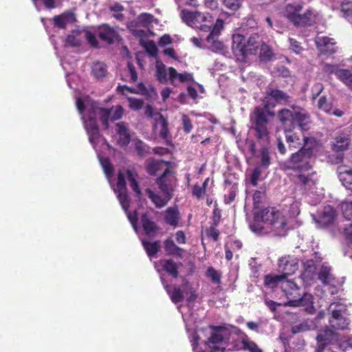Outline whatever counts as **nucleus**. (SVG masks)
<instances>
[{"mask_svg": "<svg viewBox=\"0 0 352 352\" xmlns=\"http://www.w3.org/2000/svg\"><path fill=\"white\" fill-rule=\"evenodd\" d=\"M76 106L79 113L82 114V120L89 136V142L92 144L96 151L98 153V147L104 146L109 147V144L105 139L99 132L96 118H100L104 126L107 128L109 121H115L122 118L123 115L122 107L121 106H116L110 109L102 108L98 107L97 103L91 100L88 97L77 98ZM98 157L109 184L117 195L119 202L127 214L128 219L131 223L133 230L138 233L137 212L134 211L131 213L128 211L129 199L126 191L124 174L122 172L119 173L117 184L115 186L111 181V177L113 175V166L108 158H102L100 153H98Z\"/></svg>", "mask_w": 352, "mask_h": 352, "instance_id": "1", "label": "nucleus"}, {"mask_svg": "<svg viewBox=\"0 0 352 352\" xmlns=\"http://www.w3.org/2000/svg\"><path fill=\"white\" fill-rule=\"evenodd\" d=\"M303 148L294 153L289 160L285 162V168L293 170L291 173L295 182L304 186L305 190L314 192V186L316 184L314 172L311 168V155L318 148L319 143L314 138L303 135Z\"/></svg>", "mask_w": 352, "mask_h": 352, "instance_id": "2", "label": "nucleus"}, {"mask_svg": "<svg viewBox=\"0 0 352 352\" xmlns=\"http://www.w3.org/2000/svg\"><path fill=\"white\" fill-rule=\"evenodd\" d=\"M288 99L289 96L279 89L269 88L267 90L266 96L263 100V107H254L250 115V121L256 138L264 142L269 140L271 119L275 115L270 108L274 107L276 103H285Z\"/></svg>", "mask_w": 352, "mask_h": 352, "instance_id": "3", "label": "nucleus"}, {"mask_svg": "<svg viewBox=\"0 0 352 352\" xmlns=\"http://www.w3.org/2000/svg\"><path fill=\"white\" fill-rule=\"evenodd\" d=\"M232 329H238L233 326H219L208 327L205 331L208 335L207 340L199 342V330H196L195 335L191 339L192 350L194 352H207L203 349L202 346L210 349L212 352L221 351L223 352L226 346L230 345L231 350L237 351L235 347L236 343H241V340L236 335H234Z\"/></svg>", "mask_w": 352, "mask_h": 352, "instance_id": "4", "label": "nucleus"}, {"mask_svg": "<svg viewBox=\"0 0 352 352\" xmlns=\"http://www.w3.org/2000/svg\"><path fill=\"white\" fill-rule=\"evenodd\" d=\"M287 219L282 211L275 208H267L261 212H255L254 221L250 224L251 230L256 234L273 233L285 235Z\"/></svg>", "mask_w": 352, "mask_h": 352, "instance_id": "5", "label": "nucleus"}, {"mask_svg": "<svg viewBox=\"0 0 352 352\" xmlns=\"http://www.w3.org/2000/svg\"><path fill=\"white\" fill-rule=\"evenodd\" d=\"M265 285L269 288L280 287L287 301L283 303L285 306L309 307L312 305V296L305 294L298 285L291 279L283 276L267 275L265 278Z\"/></svg>", "mask_w": 352, "mask_h": 352, "instance_id": "6", "label": "nucleus"}, {"mask_svg": "<svg viewBox=\"0 0 352 352\" xmlns=\"http://www.w3.org/2000/svg\"><path fill=\"white\" fill-rule=\"evenodd\" d=\"M261 40L257 34L251 35L248 40L239 34L232 36V49L236 59L245 61L250 54H255L260 46Z\"/></svg>", "mask_w": 352, "mask_h": 352, "instance_id": "7", "label": "nucleus"}, {"mask_svg": "<svg viewBox=\"0 0 352 352\" xmlns=\"http://www.w3.org/2000/svg\"><path fill=\"white\" fill-rule=\"evenodd\" d=\"M278 118L285 127L297 125L302 131H307L310 128L309 115L305 110L299 107L292 109H283L278 112Z\"/></svg>", "mask_w": 352, "mask_h": 352, "instance_id": "8", "label": "nucleus"}, {"mask_svg": "<svg viewBox=\"0 0 352 352\" xmlns=\"http://www.w3.org/2000/svg\"><path fill=\"white\" fill-rule=\"evenodd\" d=\"M156 76L161 83H166L168 80L173 85L177 83L185 82L192 80V76L190 74L178 73L173 67L167 68L166 65L159 60H156Z\"/></svg>", "mask_w": 352, "mask_h": 352, "instance_id": "9", "label": "nucleus"}, {"mask_svg": "<svg viewBox=\"0 0 352 352\" xmlns=\"http://www.w3.org/2000/svg\"><path fill=\"white\" fill-rule=\"evenodd\" d=\"M181 17L186 25L199 29L202 32H208L212 29V18L209 14L183 10Z\"/></svg>", "mask_w": 352, "mask_h": 352, "instance_id": "10", "label": "nucleus"}, {"mask_svg": "<svg viewBox=\"0 0 352 352\" xmlns=\"http://www.w3.org/2000/svg\"><path fill=\"white\" fill-rule=\"evenodd\" d=\"M302 4L300 3L288 4L285 7L284 15L295 25H311L314 21V14L310 10L302 13Z\"/></svg>", "mask_w": 352, "mask_h": 352, "instance_id": "11", "label": "nucleus"}, {"mask_svg": "<svg viewBox=\"0 0 352 352\" xmlns=\"http://www.w3.org/2000/svg\"><path fill=\"white\" fill-rule=\"evenodd\" d=\"M328 311L331 314L329 324L332 328L338 330L347 329L349 321L346 316V305L342 302H331L329 306Z\"/></svg>", "mask_w": 352, "mask_h": 352, "instance_id": "12", "label": "nucleus"}, {"mask_svg": "<svg viewBox=\"0 0 352 352\" xmlns=\"http://www.w3.org/2000/svg\"><path fill=\"white\" fill-rule=\"evenodd\" d=\"M223 22L221 19L217 20L215 25L212 27V29L209 32L210 34L206 37V41L207 43V47L212 51L226 54L227 52L226 48L221 41L217 39V37L220 34L221 30L223 28Z\"/></svg>", "mask_w": 352, "mask_h": 352, "instance_id": "13", "label": "nucleus"}, {"mask_svg": "<svg viewBox=\"0 0 352 352\" xmlns=\"http://www.w3.org/2000/svg\"><path fill=\"white\" fill-rule=\"evenodd\" d=\"M316 339H318V342L328 340L329 342H332L333 345L336 344L342 351H346L349 348L352 349V336L349 337L347 339L340 340L338 334L328 328L320 330Z\"/></svg>", "mask_w": 352, "mask_h": 352, "instance_id": "14", "label": "nucleus"}, {"mask_svg": "<svg viewBox=\"0 0 352 352\" xmlns=\"http://www.w3.org/2000/svg\"><path fill=\"white\" fill-rule=\"evenodd\" d=\"M157 184L161 192L168 195L167 197H168L169 195H172L175 185L174 173L168 168H166L162 175L157 179Z\"/></svg>", "mask_w": 352, "mask_h": 352, "instance_id": "15", "label": "nucleus"}, {"mask_svg": "<svg viewBox=\"0 0 352 352\" xmlns=\"http://www.w3.org/2000/svg\"><path fill=\"white\" fill-rule=\"evenodd\" d=\"M317 276L331 294H334L337 292L338 289L336 287L337 281L333 278L331 273V267L329 265L326 263L321 265L318 272Z\"/></svg>", "mask_w": 352, "mask_h": 352, "instance_id": "16", "label": "nucleus"}, {"mask_svg": "<svg viewBox=\"0 0 352 352\" xmlns=\"http://www.w3.org/2000/svg\"><path fill=\"white\" fill-rule=\"evenodd\" d=\"M315 43L319 52L324 55H331L337 51L336 43L333 38L318 36L315 38Z\"/></svg>", "mask_w": 352, "mask_h": 352, "instance_id": "17", "label": "nucleus"}, {"mask_svg": "<svg viewBox=\"0 0 352 352\" xmlns=\"http://www.w3.org/2000/svg\"><path fill=\"white\" fill-rule=\"evenodd\" d=\"M234 333H236V336L240 338L241 343H236L235 347L236 350H248L250 352H262L258 346L254 342L251 341L248 336L242 332L239 329H232ZM236 335V333L234 334Z\"/></svg>", "mask_w": 352, "mask_h": 352, "instance_id": "18", "label": "nucleus"}, {"mask_svg": "<svg viewBox=\"0 0 352 352\" xmlns=\"http://www.w3.org/2000/svg\"><path fill=\"white\" fill-rule=\"evenodd\" d=\"M298 267V262L295 258L288 256L279 259L278 269L282 272L280 276H283L285 278L294 274Z\"/></svg>", "mask_w": 352, "mask_h": 352, "instance_id": "19", "label": "nucleus"}, {"mask_svg": "<svg viewBox=\"0 0 352 352\" xmlns=\"http://www.w3.org/2000/svg\"><path fill=\"white\" fill-rule=\"evenodd\" d=\"M117 143L121 146H125L129 144L131 137L128 126L124 122H119L116 125Z\"/></svg>", "mask_w": 352, "mask_h": 352, "instance_id": "20", "label": "nucleus"}, {"mask_svg": "<svg viewBox=\"0 0 352 352\" xmlns=\"http://www.w3.org/2000/svg\"><path fill=\"white\" fill-rule=\"evenodd\" d=\"M336 215L334 209L330 206H327L324 208L322 212L317 218L314 217V219L320 226H326L334 221Z\"/></svg>", "mask_w": 352, "mask_h": 352, "instance_id": "21", "label": "nucleus"}, {"mask_svg": "<svg viewBox=\"0 0 352 352\" xmlns=\"http://www.w3.org/2000/svg\"><path fill=\"white\" fill-rule=\"evenodd\" d=\"M161 280L172 302L176 304L182 301L185 295L184 285H183V288L182 289L181 288L177 286L171 287L168 285H166L162 276H161Z\"/></svg>", "mask_w": 352, "mask_h": 352, "instance_id": "22", "label": "nucleus"}, {"mask_svg": "<svg viewBox=\"0 0 352 352\" xmlns=\"http://www.w3.org/2000/svg\"><path fill=\"white\" fill-rule=\"evenodd\" d=\"M349 144L350 139L349 135L341 132L336 136L332 142L331 146L335 152L339 153L346 150Z\"/></svg>", "mask_w": 352, "mask_h": 352, "instance_id": "23", "label": "nucleus"}, {"mask_svg": "<svg viewBox=\"0 0 352 352\" xmlns=\"http://www.w3.org/2000/svg\"><path fill=\"white\" fill-rule=\"evenodd\" d=\"M317 267L314 261L309 260L304 263V271L301 274L302 278L305 282L313 280L318 276Z\"/></svg>", "mask_w": 352, "mask_h": 352, "instance_id": "24", "label": "nucleus"}, {"mask_svg": "<svg viewBox=\"0 0 352 352\" xmlns=\"http://www.w3.org/2000/svg\"><path fill=\"white\" fill-rule=\"evenodd\" d=\"M54 24L60 28H65L69 23L74 21V15L72 12H67L53 18Z\"/></svg>", "mask_w": 352, "mask_h": 352, "instance_id": "25", "label": "nucleus"}, {"mask_svg": "<svg viewBox=\"0 0 352 352\" xmlns=\"http://www.w3.org/2000/svg\"><path fill=\"white\" fill-rule=\"evenodd\" d=\"M179 219V214L177 208H168L166 210L164 214V219L166 223L175 227L178 224Z\"/></svg>", "mask_w": 352, "mask_h": 352, "instance_id": "26", "label": "nucleus"}, {"mask_svg": "<svg viewBox=\"0 0 352 352\" xmlns=\"http://www.w3.org/2000/svg\"><path fill=\"white\" fill-rule=\"evenodd\" d=\"M146 192L148 197L157 208H162L164 206L172 197V195H169V197H167L168 195L163 194V197H162L160 195L154 193L151 190H148Z\"/></svg>", "mask_w": 352, "mask_h": 352, "instance_id": "27", "label": "nucleus"}, {"mask_svg": "<svg viewBox=\"0 0 352 352\" xmlns=\"http://www.w3.org/2000/svg\"><path fill=\"white\" fill-rule=\"evenodd\" d=\"M107 69L106 65L102 62H95L91 66V74L96 78H102L106 76Z\"/></svg>", "mask_w": 352, "mask_h": 352, "instance_id": "28", "label": "nucleus"}, {"mask_svg": "<svg viewBox=\"0 0 352 352\" xmlns=\"http://www.w3.org/2000/svg\"><path fill=\"white\" fill-rule=\"evenodd\" d=\"M99 36L101 39L111 43L116 38L117 34L113 29L109 26L103 25L99 31Z\"/></svg>", "mask_w": 352, "mask_h": 352, "instance_id": "29", "label": "nucleus"}, {"mask_svg": "<svg viewBox=\"0 0 352 352\" xmlns=\"http://www.w3.org/2000/svg\"><path fill=\"white\" fill-rule=\"evenodd\" d=\"M160 265L173 277L177 276V265L172 260H162L160 262Z\"/></svg>", "mask_w": 352, "mask_h": 352, "instance_id": "30", "label": "nucleus"}, {"mask_svg": "<svg viewBox=\"0 0 352 352\" xmlns=\"http://www.w3.org/2000/svg\"><path fill=\"white\" fill-rule=\"evenodd\" d=\"M339 178L342 184L349 189L352 190V170L346 168L340 170Z\"/></svg>", "mask_w": 352, "mask_h": 352, "instance_id": "31", "label": "nucleus"}, {"mask_svg": "<svg viewBox=\"0 0 352 352\" xmlns=\"http://www.w3.org/2000/svg\"><path fill=\"white\" fill-rule=\"evenodd\" d=\"M164 248L168 254L171 255L182 256V250L175 244L173 241L168 238L165 241Z\"/></svg>", "mask_w": 352, "mask_h": 352, "instance_id": "32", "label": "nucleus"}, {"mask_svg": "<svg viewBox=\"0 0 352 352\" xmlns=\"http://www.w3.org/2000/svg\"><path fill=\"white\" fill-rule=\"evenodd\" d=\"M142 243L149 257H152L155 255L160 248V243L159 241L151 243L145 241L144 239H142Z\"/></svg>", "mask_w": 352, "mask_h": 352, "instance_id": "33", "label": "nucleus"}, {"mask_svg": "<svg viewBox=\"0 0 352 352\" xmlns=\"http://www.w3.org/2000/svg\"><path fill=\"white\" fill-rule=\"evenodd\" d=\"M285 137L289 146L295 148L301 147L303 145V141L296 133L291 134L287 129H285Z\"/></svg>", "mask_w": 352, "mask_h": 352, "instance_id": "34", "label": "nucleus"}, {"mask_svg": "<svg viewBox=\"0 0 352 352\" xmlns=\"http://www.w3.org/2000/svg\"><path fill=\"white\" fill-rule=\"evenodd\" d=\"M344 234L347 243L344 254L352 258V223L344 228Z\"/></svg>", "mask_w": 352, "mask_h": 352, "instance_id": "35", "label": "nucleus"}, {"mask_svg": "<svg viewBox=\"0 0 352 352\" xmlns=\"http://www.w3.org/2000/svg\"><path fill=\"white\" fill-rule=\"evenodd\" d=\"M142 224L145 233L147 235H153L157 230V227L154 222L150 221L146 214L142 217Z\"/></svg>", "mask_w": 352, "mask_h": 352, "instance_id": "36", "label": "nucleus"}, {"mask_svg": "<svg viewBox=\"0 0 352 352\" xmlns=\"http://www.w3.org/2000/svg\"><path fill=\"white\" fill-rule=\"evenodd\" d=\"M168 168L163 161L152 160L147 166V171L150 175H155L157 172Z\"/></svg>", "mask_w": 352, "mask_h": 352, "instance_id": "37", "label": "nucleus"}, {"mask_svg": "<svg viewBox=\"0 0 352 352\" xmlns=\"http://www.w3.org/2000/svg\"><path fill=\"white\" fill-rule=\"evenodd\" d=\"M344 217L349 219L352 220V197L347 198L340 205Z\"/></svg>", "mask_w": 352, "mask_h": 352, "instance_id": "38", "label": "nucleus"}, {"mask_svg": "<svg viewBox=\"0 0 352 352\" xmlns=\"http://www.w3.org/2000/svg\"><path fill=\"white\" fill-rule=\"evenodd\" d=\"M81 34L82 32L80 31H74L71 34L68 35L66 40V45L76 47L80 45L81 43Z\"/></svg>", "mask_w": 352, "mask_h": 352, "instance_id": "39", "label": "nucleus"}, {"mask_svg": "<svg viewBox=\"0 0 352 352\" xmlns=\"http://www.w3.org/2000/svg\"><path fill=\"white\" fill-rule=\"evenodd\" d=\"M158 120L155 124V127L157 128L158 126L160 127V135L166 139L168 136V128L167 123L165 119L160 115H158Z\"/></svg>", "mask_w": 352, "mask_h": 352, "instance_id": "40", "label": "nucleus"}, {"mask_svg": "<svg viewBox=\"0 0 352 352\" xmlns=\"http://www.w3.org/2000/svg\"><path fill=\"white\" fill-rule=\"evenodd\" d=\"M342 12L344 17L349 21H352V1L344 0L342 3Z\"/></svg>", "mask_w": 352, "mask_h": 352, "instance_id": "41", "label": "nucleus"}, {"mask_svg": "<svg viewBox=\"0 0 352 352\" xmlns=\"http://www.w3.org/2000/svg\"><path fill=\"white\" fill-rule=\"evenodd\" d=\"M265 197V192L264 189L256 190L253 195V203L254 208H258L260 204L263 202Z\"/></svg>", "mask_w": 352, "mask_h": 352, "instance_id": "42", "label": "nucleus"}, {"mask_svg": "<svg viewBox=\"0 0 352 352\" xmlns=\"http://www.w3.org/2000/svg\"><path fill=\"white\" fill-rule=\"evenodd\" d=\"M133 144L135 149L139 155L143 156L149 153L148 147L140 140H135Z\"/></svg>", "mask_w": 352, "mask_h": 352, "instance_id": "43", "label": "nucleus"}, {"mask_svg": "<svg viewBox=\"0 0 352 352\" xmlns=\"http://www.w3.org/2000/svg\"><path fill=\"white\" fill-rule=\"evenodd\" d=\"M318 107L328 114L331 113L332 104L328 102L325 97H321L318 101Z\"/></svg>", "mask_w": 352, "mask_h": 352, "instance_id": "44", "label": "nucleus"}, {"mask_svg": "<svg viewBox=\"0 0 352 352\" xmlns=\"http://www.w3.org/2000/svg\"><path fill=\"white\" fill-rule=\"evenodd\" d=\"M110 10L113 12L114 17L118 20L123 19V14L122 12L124 10V7L118 3H116L110 6Z\"/></svg>", "mask_w": 352, "mask_h": 352, "instance_id": "45", "label": "nucleus"}, {"mask_svg": "<svg viewBox=\"0 0 352 352\" xmlns=\"http://www.w3.org/2000/svg\"><path fill=\"white\" fill-rule=\"evenodd\" d=\"M273 56V52L271 50V48L263 44L261 47V52H260V57L263 60H270Z\"/></svg>", "mask_w": 352, "mask_h": 352, "instance_id": "46", "label": "nucleus"}, {"mask_svg": "<svg viewBox=\"0 0 352 352\" xmlns=\"http://www.w3.org/2000/svg\"><path fill=\"white\" fill-rule=\"evenodd\" d=\"M184 296L186 297L187 301L192 302L196 299L197 295L195 290L187 283L184 284Z\"/></svg>", "mask_w": 352, "mask_h": 352, "instance_id": "47", "label": "nucleus"}, {"mask_svg": "<svg viewBox=\"0 0 352 352\" xmlns=\"http://www.w3.org/2000/svg\"><path fill=\"white\" fill-rule=\"evenodd\" d=\"M224 6L232 11L237 10L241 6L240 0H223Z\"/></svg>", "mask_w": 352, "mask_h": 352, "instance_id": "48", "label": "nucleus"}, {"mask_svg": "<svg viewBox=\"0 0 352 352\" xmlns=\"http://www.w3.org/2000/svg\"><path fill=\"white\" fill-rule=\"evenodd\" d=\"M129 107L133 110H138L142 108L143 105L142 100L135 98H129Z\"/></svg>", "mask_w": 352, "mask_h": 352, "instance_id": "49", "label": "nucleus"}, {"mask_svg": "<svg viewBox=\"0 0 352 352\" xmlns=\"http://www.w3.org/2000/svg\"><path fill=\"white\" fill-rule=\"evenodd\" d=\"M207 276L209 277L213 283H220V276L218 272L213 269L212 267H210L207 270Z\"/></svg>", "mask_w": 352, "mask_h": 352, "instance_id": "50", "label": "nucleus"}, {"mask_svg": "<svg viewBox=\"0 0 352 352\" xmlns=\"http://www.w3.org/2000/svg\"><path fill=\"white\" fill-rule=\"evenodd\" d=\"M261 172L259 168L257 167L253 170L250 176V182L254 186L257 185L258 182L261 177Z\"/></svg>", "mask_w": 352, "mask_h": 352, "instance_id": "51", "label": "nucleus"}, {"mask_svg": "<svg viewBox=\"0 0 352 352\" xmlns=\"http://www.w3.org/2000/svg\"><path fill=\"white\" fill-rule=\"evenodd\" d=\"M146 51L152 56H155L157 53V48L155 44L152 41L146 42L144 44Z\"/></svg>", "mask_w": 352, "mask_h": 352, "instance_id": "52", "label": "nucleus"}, {"mask_svg": "<svg viewBox=\"0 0 352 352\" xmlns=\"http://www.w3.org/2000/svg\"><path fill=\"white\" fill-rule=\"evenodd\" d=\"M290 48L296 54H300L302 52L303 48L297 41L289 38Z\"/></svg>", "mask_w": 352, "mask_h": 352, "instance_id": "53", "label": "nucleus"}, {"mask_svg": "<svg viewBox=\"0 0 352 352\" xmlns=\"http://www.w3.org/2000/svg\"><path fill=\"white\" fill-rule=\"evenodd\" d=\"M352 73L348 69H339L336 72L337 78L343 83L346 80V78L351 76Z\"/></svg>", "mask_w": 352, "mask_h": 352, "instance_id": "54", "label": "nucleus"}, {"mask_svg": "<svg viewBox=\"0 0 352 352\" xmlns=\"http://www.w3.org/2000/svg\"><path fill=\"white\" fill-rule=\"evenodd\" d=\"M322 70L324 72L327 74H335L336 75V72L339 70L336 65L324 63L322 65Z\"/></svg>", "mask_w": 352, "mask_h": 352, "instance_id": "55", "label": "nucleus"}, {"mask_svg": "<svg viewBox=\"0 0 352 352\" xmlns=\"http://www.w3.org/2000/svg\"><path fill=\"white\" fill-rule=\"evenodd\" d=\"M183 128L186 133H188L191 131L192 126L188 117L186 115L182 116Z\"/></svg>", "mask_w": 352, "mask_h": 352, "instance_id": "56", "label": "nucleus"}, {"mask_svg": "<svg viewBox=\"0 0 352 352\" xmlns=\"http://www.w3.org/2000/svg\"><path fill=\"white\" fill-rule=\"evenodd\" d=\"M128 179L130 182V185L132 189L138 194H140V189L138 186V183L136 182L135 179L133 177L130 171H127L126 173Z\"/></svg>", "mask_w": 352, "mask_h": 352, "instance_id": "57", "label": "nucleus"}, {"mask_svg": "<svg viewBox=\"0 0 352 352\" xmlns=\"http://www.w3.org/2000/svg\"><path fill=\"white\" fill-rule=\"evenodd\" d=\"M153 16L151 14L143 13L140 15L139 20L141 23H144L145 25L153 21Z\"/></svg>", "mask_w": 352, "mask_h": 352, "instance_id": "58", "label": "nucleus"}, {"mask_svg": "<svg viewBox=\"0 0 352 352\" xmlns=\"http://www.w3.org/2000/svg\"><path fill=\"white\" fill-rule=\"evenodd\" d=\"M289 212L292 217L298 215L300 213V203L298 201L293 202Z\"/></svg>", "mask_w": 352, "mask_h": 352, "instance_id": "59", "label": "nucleus"}, {"mask_svg": "<svg viewBox=\"0 0 352 352\" xmlns=\"http://www.w3.org/2000/svg\"><path fill=\"white\" fill-rule=\"evenodd\" d=\"M85 37L87 40V41L90 43L91 45L94 47H96L98 45V42L95 36L91 33L90 32H85Z\"/></svg>", "mask_w": 352, "mask_h": 352, "instance_id": "60", "label": "nucleus"}, {"mask_svg": "<svg viewBox=\"0 0 352 352\" xmlns=\"http://www.w3.org/2000/svg\"><path fill=\"white\" fill-rule=\"evenodd\" d=\"M175 240L179 244H184L186 242V235L182 230H179L175 233Z\"/></svg>", "mask_w": 352, "mask_h": 352, "instance_id": "61", "label": "nucleus"}, {"mask_svg": "<svg viewBox=\"0 0 352 352\" xmlns=\"http://www.w3.org/2000/svg\"><path fill=\"white\" fill-rule=\"evenodd\" d=\"M261 164L267 167L270 164V157L267 151L263 150L261 152Z\"/></svg>", "mask_w": 352, "mask_h": 352, "instance_id": "62", "label": "nucleus"}, {"mask_svg": "<svg viewBox=\"0 0 352 352\" xmlns=\"http://www.w3.org/2000/svg\"><path fill=\"white\" fill-rule=\"evenodd\" d=\"M219 232L214 227H210L208 230V236L212 238L214 241H217Z\"/></svg>", "mask_w": 352, "mask_h": 352, "instance_id": "63", "label": "nucleus"}, {"mask_svg": "<svg viewBox=\"0 0 352 352\" xmlns=\"http://www.w3.org/2000/svg\"><path fill=\"white\" fill-rule=\"evenodd\" d=\"M192 193L195 196L199 198L205 193V189L199 186H195L192 190Z\"/></svg>", "mask_w": 352, "mask_h": 352, "instance_id": "64", "label": "nucleus"}]
</instances>
